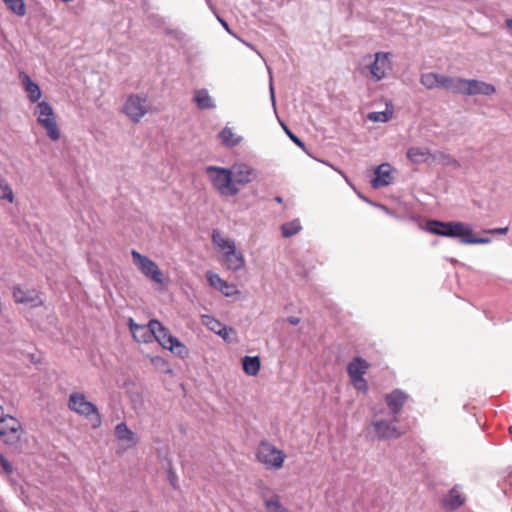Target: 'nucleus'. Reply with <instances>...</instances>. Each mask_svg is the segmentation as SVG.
Masks as SVG:
<instances>
[{"label":"nucleus","instance_id":"nucleus-1","mask_svg":"<svg viewBox=\"0 0 512 512\" xmlns=\"http://www.w3.org/2000/svg\"><path fill=\"white\" fill-rule=\"evenodd\" d=\"M424 229L434 235L459 238L462 244H488L491 242L488 237H474L471 227L462 222L428 220Z\"/></svg>","mask_w":512,"mask_h":512},{"label":"nucleus","instance_id":"nucleus-2","mask_svg":"<svg viewBox=\"0 0 512 512\" xmlns=\"http://www.w3.org/2000/svg\"><path fill=\"white\" fill-rule=\"evenodd\" d=\"M213 188L223 197H234L239 188L234 185L231 169L218 166H207L205 169Z\"/></svg>","mask_w":512,"mask_h":512},{"label":"nucleus","instance_id":"nucleus-3","mask_svg":"<svg viewBox=\"0 0 512 512\" xmlns=\"http://www.w3.org/2000/svg\"><path fill=\"white\" fill-rule=\"evenodd\" d=\"M68 407L81 416L86 418L92 417L93 428H97L101 425V414L97 406L87 401L84 394L78 392L70 394Z\"/></svg>","mask_w":512,"mask_h":512},{"label":"nucleus","instance_id":"nucleus-4","mask_svg":"<svg viewBox=\"0 0 512 512\" xmlns=\"http://www.w3.org/2000/svg\"><path fill=\"white\" fill-rule=\"evenodd\" d=\"M285 454L272 444L262 441L256 452L257 460L267 469H279L282 467Z\"/></svg>","mask_w":512,"mask_h":512},{"label":"nucleus","instance_id":"nucleus-5","mask_svg":"<svg viewBox=\"0 0 512 512\" xmlns=\"http://www.w3.org/2000/svg\"><path fill=\"white\" fill-rule=\"evenodd\" d=\"M131 256L134 264L146 278L157 284L165 283L163 272L156 262L134 249L131 251Z\"/></svg>","mask_w":512,"mask_h":512},{"label":"nucleus","instance_id":"nucleus-6","mask_svg":"<svg viewBox=\"0 0 512 512\" xmlns=\"http://www.w3.org/2000/svg\"><path fill=\"white\" fill-rule=\"evenodd\" d=\"M391 56L389 52H377L374 60L363 69V72L368 71L374 81L384 79L392 70Z\"/></svg>","mask_w":512,"mask_h":512},{"label":"nucleus","instance_id":"nucleus-7","mask_svg":"<svg viewBox=\"0 0 512 512\" xmlns=\"http://www.w3.org/2000/svg\"><path fill=\"white\" fill-rule=\"evenodd\" d=\"M397 420L391 417L390 420L375 418L370 425V432L377 440H390L397 439L402 435V432L396 427Z\"/></svg>","mask_w":512,"mask_h":512},{"label":"nucleus","instance_id":"nucleus-8","mask_svg":"<svg viewBox=\"0 0 512 512\" xmlns=\"http://www.w3.org/2000/svg\"><path fill=\"white\" fill-rule=\"evenodd\" d=\"M149 111L146 98L130 95L123 106V112L134 122H138Z\"/></svg>","mask_w":512,"mask_h":512},{"label":"nucleus","instance_id":"nucleus-9","mask_svg":"<svg viewBox=\"0 0 512 512\" xmlns=\"http://www.w3.org/2000/svg\"><path fill=\"white\" fill-rule=\"evenodd\" d=\"M396 170L388 162L378 165L374 169V177L370 184L374 189H380L389 186L394 181V173Z\"/></svg>","mask_w":512,"mask_h":512},{"label":"nucleus","instance_id":"nucleus-10","mask_svg":"<svg viewBox=\"0 0 512 512\" xmlns=\"http://www.w3.org/2000/svg\"><path fill=\"white\" fill-rule=\"evenodd\" d=\"M20 428V422L12 416L7 415L0 419V436L6 437L4 439L6 444L12 445L19 441L17 432Z\"/></svg>","mask_w":512,"mask_h":512},{"label":"nucleus","instance_id":"nucleus-11","mask_svg":"<svg viewBox=\"0 0 512 512\" xmlns=\"http://www.w3.org/2000/svg\"><path fill=\"white\" fill-rule=\"evenodd\" d=\"M409 395L401 389H394L385 396V402L390 410L391 417L398 419V415L407 402Z\"/></svg>","mask_w":512,"mask_h":512},{"label":"nucleus","instance_id":"nucleus-12","mask_svg":"<svg viewBox=\"0 0 512 512\" xmlns=\"http://www.w3.org/2000/svg\"><path fill=\"white\" fill-rule=\"evenodd\" d=\"M370 364L361 357H354V390L367 393L369 386L363 375L367 372Z\"/></svg>","mask_w":512,"mask_h":512},{"label":"nucleus","instance_id":"nucleus-13","mask_svg":"<svg viewBox=\"0 0 512 512\" xmlns=\"http://www.w3.org/2000/svg\"><path fill=\"white\" fill-rule=\"evenodd\" d=\"M149 327H154V337L155 339L164 349H172V339H177V337L173 336L169 329L166 328L160 321L157 319H151L149 321Z\"/></svg>","mask_w":512,"mask_h":512},{"label":"nucleus","instance_id":"nucleus-14","mask_svg":"<svg viewBox=\"0 0 512 512\" xmlns=\"http://www.w3.org/2000/svg\"><path fill=\"white\" fill-rule=\"evenodd\" d=\"M223 263L226 269L231 271H238L244 267V256L242 252L237 251L235 244L228 246V249L224 250Z\"/></svg>","mask_w":512,"mask_h":512},{"label":"nucleus","instance_id":"nucleus-15","mask_svg":"<svg viewBox=\"0 0 512 512\" xmlns=\"http://www.w3.org/2000/svg\"><path fill=\"white\" fill-rule=\"evenodd\" d=\"M230 169L233 173V181L235 186H245L252 182L256 177L255 170L247 164H234Z\"/></svg>","mask_w":512,"mask_h":512},{"label":"nucleus","instance_id":"nucleus-16","mask_svg":"<svg viewBox=\"0 0 512 512\" xmlns=\"http://www.w3.org/2000/svg\"><path fill=\"white\" fill-rule=\"evenodd\" d=\"M13 298L16 303L37 307L43 304L38 292L35 289L23 290L20 287H14Z\"/></svg>","mask_w":512,"mask_h":512},{"label":"nucleus","instance_id":"nucleus-17","mask_svg":"<svg viewBox=\"0 0 512 512\" xmlns=\"http://www.w3.org/2000/svg\"><path fill=\"white\" fill-rule=\"evenodd\" d=\"M35 113L39 124L44 128H56V117L49 103L45 101L38 103Z\"/></svg>","mask_w":512,"mask_h":512},{"label":"nucleus","instance_id":"nucleus-18","mask_svg":"<svg viewBox=\"0 0 512 512\" xmlns=\"http://www.w3.org/2000/svg\"><path fill=\"white\" fill-rule=\"evenodd\" d=\"M129 328L133 338L137 342L149 343L154 337V327L148 325L137 324L131 318L129 321Z\"/></svg>","mask_w":512,"mask_h":512},{"label":"nucleus","instance_id":"nucleus-19","mask_svg":"<svg viewBox=\"0 0 512 512\" xmlns=\"http://www.w3.org/2000/svg\"><path fill=\"white\" fill-rule=\"evenodd\" d=\"M496 91L495 87L491 84L479 80L466 79L465 95H492Z\"/></svg>","mask_w":512,"mask_h":512},{"label":"nucleus","instance_id":"nucleus-20","mask_svg":"<svg viewBox=\"0 0 512 512\" xmlns=\"http://www.w3.org/2000/svg\"><path fill=\"white\" fill-rule=\"evenodd\" d=\"M19 78L21 80V83H22V86L24 88V91L27 94L28 99L32 103H35V102L39 101V99L42 96V92H41L40 87L38 86V84L33 82L31 80V78L25 72H20L19 73Z\"/></svg>","mask_w":512,"mask_h":512},{"label":"nucleus","instance_id":"nucleus-21","mask_svg":"<svg viewBox=\"0 0 512 512\" xmlns=\"http://www.w3.org/2000/svg\"><path fill=\"white\" fill-rule=\"evenodd\" d=\"M206 278L211 287L219 290L225 296H231L235 291V286L228 284L218 274L208 271L206 273Z\"/></svg>","mask_w":512,"mask_h":512},{"label":"nucleus","instance_id":"nucleus-22","mask_svg":"<svg viewBox=\"0 0 512 512\" xmlns=\"http://www.w3.org/2000/svg\"><path fill=\"white\" fill-rule=\"evenodd\" d=\"M432 154L429 149L423 147H411L407 150V158L414 164L432 161Z\"/></svg>","mask_w":512,"mask_h":512},{"label":"nucleus","instance_id":"nucleus-23","mask_svg":"<svg viewBox=\"0 0 512 512\" xmlns=\"http://www.w3.org/2000/svg\"><path fill=\"white\" fill-rule=\"evenodd\" d=\"M466 79L443 75L442 88L456 94L465 95Z\"/></svg>","mask_w":512,"mask_h":512},{"label":"nucleus","instance_id":"nucleus-24","mask_svg":"<svg viewBox=\"0 0 512 512\" xmlns=\"http://www.w3.org/2000/svg\"><path fill=\"white\" fill-rule=\"evenodd\" d=\"M115 436L118 440L128 442L130 446H136L138 443L136 434L128 428L125 422H121L116 425Z\"/></svg>","mask_w":512,"mask_h":512},{"label":"nucleus","instance_id":"nucleus-25","mask_svg":"<svg viewBox=\"0 0 512 512\" xmlns=\"http://www.w3.org/2000/svg\"><path fill=\"white\" fill-rule=\"evenodd\" d=\"M242 367L248 376H256L261 368V360L259 356H244L242 358Z\"/></svg>","mask_w":512,"mask_h":512},{"label":"nucleus","instance_id":"nucleus-26","mask_svg":"<svg viewBox=\"0 0 512 512\" xmlns=\"http://www.w3.org/2000/svg\"><path fill=\"white\" fill-rule=\"evenodd\" d=\"M194 101L199 109H212L215 107L214 100L206 89L196 90Z\"/></svg>","mask_w":512,"mask_h":512},{"label":"nucleus","instance_id":"nucleus-27","mask_svg":"<svg viewBox=\"0 0 512 512\" xmlns=\"http://www.w3.org/2000/svg\"><path fill=\"white\" fill-rule=\"evenodd\" d=\"M394 114V106L392 103L385 104V110L374 111L367 114V119L373 122L385 123L392 118Z\"/></svg>","mask_w":512,"mask_h":512},{"label":"nucleus","instance_id":"nucleus-28","mask_svg":"<svg viewBox=\"0 0 512 512\" xmlns=\"http://www.w3.org/2000/svg\"><path fill=\"white\" fill-rule=\"evenodd\" d=\"M432 162L441 164L443 166H451L453 168H459L460 162L450 154L443 151H436L432 154Z\"/></svg>","mask_w":512,"mask_h":512},{"label":"nucleus","instance_id":"nucleus-29","mask_svg":"<svg viewBox=\"0 0 512 512\" xmlns=\"http://www.w3.org/2000/svg\"><path fill=\"white\" fill-rule=\"evenodd\" d=\"M443 75L429 72L421 75L420 82L427 89L442 87Z\"/></svg>","mask_w":512,"mask_h":512},{"label":"nucleus","instance_id":"nucleus-30","mask_svg":"<svg viewBox=\"0 0 512 512\" xmlns=\"http://www.w3.org/2000/svg\"><path fill=\"white\" fill-rule=\"evenodd\" d=\"M218 139L227 148H233L238 145L242 137L233 133L232 130H220Z\"/></svg>","mask_w":512,"mask_h":512},{"label":"nucleus","instance_id":"nucleus-31","mask_svg":"<svg viewBox=\"0 0 512 512\" xmlns=\"http://www.w3.org/2000/svg\"><path fill=\"white\" fill-rule=\"evenodd\" d=\"M463 503L464 499L455 489L449 492L448 497L443 502L444 506L451 510L459 508Z\"/></svg>","mask_w":512,"mask_h":512},{"label":"nucleus","instance_id":"nucleus-32","mask_svg":"<svg viewBox=\"0 0 512 512\" xmlns=\"http://www.w3.org/2000/svg\"><path fill=\"white\" fill-rule=\"evenodd\" d=\"M264 506L267 512H292L281 504L278 495H274L273 497L266 499L264 501Z\"/></svg>","mask_w":512,"mask_h":512},{"label":"nucleus","instance_id":"nucleus-33","mask_svg":"<svg viewBox=\"0 0 512 512\" xmlns=\"http://www.w3.org/2000/svg\"><path fill=\"white\" fill-rule=\"evenodd\" d=\"M302 229L298 219H294L290 222L284 223L281 226L282 236L285 238L296 235Z\"/></svg>","mask_w":512,"mask_h":512},{"label":"nucleus","instance_id":"nucleus-34","mask_svg":"<svg viewBox=\"0 0 512 512\" xmlns=\"http://www.w3.org/2000/svg\"><path fill=\"white\" fill-rule=\"evenodd\" d=\"M212 242L218 246L222 251L228 249V246L234 245L235 242L229 238H223L219 230H213Z\"/></svg>","mask_w":512,"mask_h":512},{"label":"nucleus","instance_id":"nucleus-35","mask_svg":"<svg viewBox=\"0 0 512 512\" xmlns=\"http://www.w3.org/2000/svg\"><path fill=\"white\" fill-rule=\"evenodd\" d=\"M0 199L7 200L10 203L14 201L13 190L6 179L2 176H0Z\"/></svg>","mask_w":512,"mask_h":512},{"label":"nucleus","instance_id":"nucleus-36","mask_svg":"<svg viewBox=\"0 0 512 512\" xmlns=\"http://www.w3.org/2000/svg\"><path fill=\"white\" fill-rule=\"evenodd\" d=\"M9 10L17 16H24L26 13V6L24 0H3Z\"/></svg>","mask_w":512,"mask_h":512},{"label":"nucleus","instance_id":"nucleus-37","mask_svg":"<svg viewBox=\"0 0 512 512\" xmlns=\"http://www.w3.org/2000/svg\"><path fill=\"white\" fill-rule=\"evenodd\" d=\"M172 349H169L173 354L181 359H185L189 356V349L183 344L178 338L172 339Z\"/></svg>","mask_w":512,"mask_h":512},{"label":"nucleus","instance_id":"nucleus-38","mask_svg":"<svg viewBox=\"0 0 512 512\" xmlns=\"http://www.w3.org/2000/svg\"><path fill=\"white\" fill-rule=\"evenodd\" d=\"M203 323L204 325L212 332L217 334L218 332H221V328L224 324H222L219 320H217L213 316L204 315L203 316Z\"/></svg>","mask_w":512,"mask_h":512},{"label":"nucleus","instance_id":"nucleus-39","mask_svg":"<svg viewBox=\"0 0 512 512\" xmlns=\"http://www.w3.org/2000/svg\"><path fill=\"white\" fill-rule=\"evenodd\" d=\"M500 487L507 497H512V472L503 479L500 483Z\"/></svg>","mask_w":512,"mask_h":512},{"label":"nucleus","instance_id":"nucleus-40","mask_svg":"<svg viewBox=\"0 0 512 512\" xmlns=\"http://www.w3.org/2000/svg\"><path fill=\"white\" fill-rule=\"evenodd\" d=\"M284 132L298 147H300L304 152L308 154L305 143L297 135H295L292 130H284Z\"/></svg>","mask_w":512,"mask_h":512},{"label":"nucleus","instance_id":"nucleus-41","mask_svg":"<svg viewBox=\"0 0 512 512\" xmlns=\"http://www.w3.org/2000/svg\"><path fill=\"white\" fill-rule=\"evenodd\" d=\"M0 466L6 474L9 475L13 473V466L11 462L3 454H0Z\"/></svg>","mask_w":512,"mask_h":512},{"label":"nucleus","instance_id":"nucleus-42","mask_svg":"<svg viewBox=\"0 0 512 512\" xmlns=\"http://www.w3.org/2000/svg\"><path fill=\"white\" fill-rule=\"evenodd\" d=\"M220 330L221 332H218L217 335H219L224 341L229 342V334L233 333L234 329L226 325H223V327Z\"/></svg>","mask_w":512,"mask_h":512},{"label":"nucleus","instance_id":"nucleus-43","mask_svg":"<svg viewBox=\"0 0 512 512\" xmlns=\"http://www.w3.org/2000/svg\"><path fill=\"white\" fill-rule=\"evenodd\" d=\"M167 476H168V480L171 484V486L174 488V489H177L178 486H177V481H178V478H177V475L176 473L173 471V469H169L167 471Z\"/></svg>","mask_w":512,"mask_h":512},{"label":"nucleus","instance_id":"nucleus-44","mask_svg":"<svg viewBox=\"0 0 512 512\" xmlns=\"http://www.w3.org/2000/svg\"><path fill=\"white\" fill-rule=\"evenodd\" d=\"M487 233H490V234H501V235H505L507 232H508V227H503V228H493V229H489L486 231Z\"/></svg>","mask_w":512,"mask_h":512},{"label":"nucleus","instance_id":"nucleus-45","mask_svg":"<svg viewBox=\"0 0 512 512\" xmlns=\"http://www.w3.org/2000/svg\"><path fill=\"white\" fill-rule=\"evenodd\" d=\"M47 131V134L48 136L52 139V140H58L60 138V131L61 130H46Z\"/></svg>","mask_w":512,"mask_h":512},{"label":"nucleus","instance_id":"nucleus-46","mask_svg":"<svg viewBox=\"0 0 512 512\" xmlns=\"http://www.w3.org/2000/svg\"><path fill=\"white\" fill-rule=\"evenodd\" d=\"M352 371H353V368H352V361L348 362L346 364V372L350 378V382L352 383Z\"/></svg>","mask_w":512,"mask_h":512},{"label":"nucleus","instance_id":"nucleus-47","mask_svg":"<svg viewBox=\"0 0 512 512\" xmlns=\"http://www.w3.org/2000/svg\"><path fill=\"white\" fill-rule=\"evenodd\" d=\"M376 206H377L378 208H380L382 211H384L386 214L391 215V216H394V213H393V212H391V211H390V209H389L387 206H385V205H383V204H377Z\"/></svg>","mask_w":512,"mask_h":512},{"label":"nucleus","instance_id":"nucleus-48","mask_svg":"<svg viewBox=\"0 0 512 512\" xmlns=\"http://www.w3.org/2000/svg\"><path fill=\"white\" fill-rule=\"evenodd\" d=\"M287 321L291 324V325H298L300 323V319L298 317H294V316H290L287 318Z\"/></svg>","mask_w":512,"mask_h":512},{"label":"nucleus","instance_id":"nucleus-49","mask_svg":"<svg viewBox=\"0 0 512 512\" xmlns=\"http://www.w3.org/2000/svg\"><path fill=\"white\" fill-rule=\"evenodd\" d=\"M342 175H343V177H344L345 181L347 182V184H348L350 187H352V180H351L347 175H344V174H342Z\"/></svg>","mask_w":512,"mask_h":512},{"label":"nucleus","instance_id":"nucleus-50","mask_svg":"<svg viewBox=\"0 0 512 512\" xmlns=\"http://www.w3.org/2000/svg\"><path fill=\"white\" fill-rule=\"evenodd\" d=\"M505 23H506V26H507L509 29H511V30H512V19H507V20L505 21Z\"/></svg>","mask_w":512,"mask_h":512},{"label":"nucleus","instance_id":"nucleus-51","mask_svg":"<svg viewBox=\"0 0 512 512\" xmlns=\"http://www.w3.org/2000/svg\"><path fill=\"white\" fill-rule=\"evenodd\" d=\"M275 201L278 202V203H282L283 202V198L281 196H276L275 197Z\"/></svg>","mask_w":512,"mask_h":512},{"label":"nucleus","instance_id":"nucleus-52","mask_svg":"<svg viewBox=\"0 0 512 512\" xmlns=\"http://www.w3.org/2000/svg\"><path fill=\"white\" fill-rule=\"evenodd\" d=\"M4 417V414H3V408L2 406H0V419Z\"/></svg>","mask_w":512,"mask_h":512}]
</instances>
